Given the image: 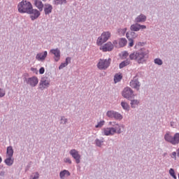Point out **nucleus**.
Returning a JSON list of instances; mask_svg holds the SVG:
<instances>
[{"label": "nucleus", "instance_id": "f257e3e1", "mask_svg": "<svg viewBox=\"0 0 179 179\" xmlns=\"http://www.w3.org/2000/svg\"><path fill=\"white\" fill-rule=\"evenodd\" d=\"M149 58V50L141 48L138 51H135L129 55V59L135 61L137 64H143Z\"/></svg>", "mask_w": 179, "mask_h": 179}, {"label": "nucleus", "instance_id": "f03ea898", "mask_svg": "<svg viewBox=\"0 0 179 179\" xmlns=\"http://www.w3.org/2000/svg\"><path fill=\"white\" fill-rule=\"evenodd\" d=\"M164 139L168 143H171V145H176L179 143V133H176L173 136L171 131H166Z\"/></svg>", "mask_w": 179, "mask_h": 179}, {"label": "nucleus", "instance_id": "7ed1b4c3", "mask_svg": "<svg viewBox=\"0 0 179 179\" xmlns=\"http://www.w3.org/2000/svg\"><path fill=\"white\" fill-rule=\"evenodd\" d=\"M32 7L31 3L27 0H22L17 5L18 12L20 13H28Z\"/></svg>", "mask_w": 179, "mask_h": 179}, {"label": "nucleus", "instance_id": "20e7f679", "mask_svg": "<svg viewBox=\"0 0 179 179\" xmlns=\"http://www.w3.org/2000/svg\"><path fill=\"white\" fill-rule=\"evenodd\" d=\"M108 125H110V127L113 128L115 134H117V135H120V134H122L125 129V124L117 123V122H109Z\"/></svg>", "mask_w": 179, "mask_h": 179}, {"label": "nucleus", "instance_id": "39448f33", "mask_svg": "<svg viewBox=\"0 0 179 179\" xmlns=\"http://www.w3.org/2000/svg\"><path fill=\"white\" fill-rule=\"evenodd\" d=\"M110 65H111V59H100L99 60L98 64H96V66L98 69H100V71H106V69H108L110 67Z\"/></svg>", "mask_w": 179, "mask_h": 179}, {"label": "nucleus", "instance_id": "423d86ee", "mask_svg": "<svg viewBox=\"0 0 179 179\" xmlns=\"http://www.w3.org/2000/svg\"><path fill=\"white\" fill-rule=\"evenodd\" d=\"M110 37H111V32L103 31L96 40L97 45H103L104 43H107V41L110 40Z\"/></svg>", "mask_w": 179, "mask_h": 179}, {"label": "nucleus", "instance_id": "0eeeda50", "mask_svg": "<svg viewBox=\"0 0 179 179\" xmlns=\"http://www.w3.org/2000/svg\"><path fill=\"white\" fill-rule=\"evenodd\" d=\"M122 96L127 100H131L134 99V97H135V94L134 93V90H132L131 87H127L124 88V90H122Z\"/></svg>", "mask_w": 179, "mask_h": 179}, {"label": "nucleus", "instance_id": "6e6552de", "mask_svg": "<svg viewBox=\"0 0 179 179\" xmlns=\"http://www.w3.org/2000/svg\"><path fill=\"white\" fill-rule=\"evenodd\" d=\"M106 117L108 118H113L114 120H116L117 121H121L124 117L121 113L115 111V110H108L106 112Z\"/></svg>", "mask_w": 179, "mask_h": 179}, {"label": "nucleus", "instance_id": "1a4fd4ad", "mask_svg": "<svg viewBox=\"0 0 179 179\" xmlns=\"http://www.w3.org/2000/svg\"><path fill=\"white\" fill-rule=\"evenodd\" d=\"M50 83H51V80L47 77H43L39 83V89L41 90H44L50 87Z\"/></svg>", "mask_w": 179, "mask_h": 179}, {"label": "nucleus", "instance_id": "9d476101", "mask_svg": "<svg viewBox=\"0 0 179 179\" xmlns=\"http://www.w3.org/2000/svg\"><path fill=\"white\" fill-rule=\"evenodd\" d=\"M69 155H71L73 159L76 160V163L77 164H79V163H80V159L82 158V156L80 155V154H79V151L73 149L69 151Z\"/></svg>", "mask_w": 179, "mask_h": 179}, {"label": "nucleus", "instance_id": "9b49d317", "mask_svg": "<svg viewBox=\"0 0 179 179\" xmlns=\"http://www.w3.org/2000/svg\"><path fill=\"white\" fill-rule=\"evenodd\" d=\"M25 81L27 85H29V86H31V87H36V86L38 85V78L36 76L25 78Z\"/></svg>", "mask_w": 179, "mask_h": 179}, {"label": "nucleus", "instance_id": "f8f14e48", "mask_svg": "<svg viewBox=\"0 0 179 179\" xmlns=\"http://www.w3.org/2000/svg\"><path fill=\"white\" fill-rule=\"evenodd\" d=\"M102 135L105 136H114L115 135V133L114 131V129L113 128V126H110L109 127H105L102 129Z\"/></svg>", "mask_w": 179, "mask_h": 179}, {"label": "nucleus", "instance_id": "ddd939ff", "mask_svg": "<svg viewBox=\"0 0 179 179\" xmlns=\"http://www.w3.org/2000/svg\"><path fill=\"white\" fill-rule=\"evenodd\" d=\"M50 53L54 55L55 62H58L61 59V50L59 48L51 49Z\"/></svg>", "mask_w": 179, "mask_h": 179}, {"label": "nucleus", "instance_id": "4468645a", "mask_svg": "<svg viewBox=\"0 0 179 179\" xmlns=\"http://www.w3.org/2000/svg\"><path fill=\"white\" fill-rule=\"evenodd\" d=\"M27 14L31 15L30 17L31 20H36L41 15L40 11L37 9H34L33 7L31 8Z\"/></svg>", "mask_w": 179, "mask_h": 179}, {"label": "nucleus", "instance_id": "2eb2a0df", "mask_svg": "<svg viewBox=\"0 0 179 179\" xmlns=\"http://www.w3.org/2000/svg\"><path fill=\"white\" fill-rule=\"evenodd\" d=\"M129 85L132 89H135V90H139V89H141V83L138 80V78L136 77H134L133 80L130 81Z\"/></svg>", "mask_w": 179, "mask_h": 179}, {"label": "nucleus", "instance_id": "dca6fc26", "mask_svg": "<svg viewBox=\"0 0 179 179\" xmlns=\"http://www.w3.org/2000/svg\"><path fill=\"white\" fill-rule=\"evenodd\" d=\"M145 29H146L145 25H142L138 22L131 24L130 27V30H131V31H139V30H143Z\"/></svg>", "mask_w": 179, "mask_h": 179}, {"label": "nucleus", "instance_id": "f3484780", "mask_svg": "<svg viewBox=\"0 0 179 179\" xmlns=\"http://www.w3.org/2000/svg\"><path fill=\"white\" fill-rule=\"evenodd\" d=\"M48 55V52L47 51L39 52L36 55V59L37 61H40L41 62H43V61H45Z\"/></svg>", "mask_w": 179, "mask_h": 179}, {"label": "nucleus", "instance_id": "a211bd4d", "mask_svg": "<svg viewBox=\"0 0 179 179\" xmlns=\"http://www.w3.org/2000/svg\"><path fill=\"white\" fill-rule=\"evenodd\" d=\"M146 19H148L146 15L141 13L140 15L136 16V17L134 19V22L135 23H145V22H146Z\"/></svg>", "mask_w": 179, "mask_h": 179}, {"label": "nucleus", "instance_id": "6ab92c4d", "mask_svg": "<svg viewBox=\"0 0 179 179\" xmlns=\"http://www.w3.org/2000/svg\"><path fill=\"white\" fill-rule=\"evenodd\" d=\"M113 49H114V45H113V43L111 42H108L101 47V50L104 52H106V51H113Z\"/></svg>", "mask_w": 179, "mask_h": 179}, {"label": "nucleus", "instance_id": "aec40b11", "mask_svg": "<svg viewBox=\"0 0 179 179\" xmlns=\"http://www.w3.org/2000/svg\"><path fill=\"white\" fill-rule=\"evenodd\" d=\"M52 5L50 4V3H45L43 6V10H44V13L45 15H50V13H52Z\"/></svg>", "mask_w": 179, "mask_h": 179}, {"label": "nucleus", "instance_id": "412c9836", "mask_svg": "<svg viewBox=\"0 0 179 179\" xmlns=\"http://www.w3.org/2000/svg\"><path fill=\"white\" fill-rule=\"evenodd\" d=\"M34 3L36 8L38 9L39 12H43V10L44 9V4L41 0H34Z\"/></svg>", "mask_w": 179, "mask_h": 179}, {"label": "nucleus", "instance_id": "4be33fe9", "mask_svg": "<svg viewBox=\"0 0 179 179\" xmlns=\"http://www.w3.org/2000/svg\"><path fill=\"white\" fill-rule=\"evenodd\" d=\"M141 103V101L138 99H131L130 102V106L131 108H136Z\"/></svg>", "mask_w": 179, "mask_h": 179}, {"label": "nucleus", "instance_id": "5701e85b", "mask_svg": "<svg viewBox=\"0 0 179 179\" xmlns=\"http://www.w3.org/2000/svg\"><path fill=\"white\" fill-rule=\"evenodd\" d=\"M69 176H71V173L68 170L64 169L59 173L60 179H65V177H69Z\"/></svg>", "mask_w": 179, "mask_h": 179}, {"label": "nucleus", "instance_id": "b1692460", "mask_svg": "<svg viewBox=\"0 0 179 179\" xmlns=\"http://www.w3.org/2000/svg\"><path fill=\"white\" fill-rule=\"evenodd\" d=\"M129 64H131V61H129V59H126L120 64L119 68L120 69H122V68H125V66H128Z\"/></svg>", "mask_w": 179, "mask_h": 179}, {"label": "nucleus", "instance_id": "393cba45", "mask_svg": "<svg viewBox=\"0 0 179 179\" xmlns=\"http://www.w3.org/2000/svg\"><path fill=\"white\" fill-rule=\"evenodd\" d=\"M128 41H127V38H121L119 39V48L121 47H125L127 45V43Z\"/></svg>", "mask_w": 179, "mask_h": 179}, {"label": "nucleus", "instance_id": "a878e982", "mask_svg": "<svg viewBox=\"0 0 179 179\" xmlns=\"http://www.w3.org/2000/svg\"><path fill=\"white\" fill-rule=\"evenodd\" d=\"M14 159L12 158V157H7L6 159L4 160V163L6 164V166H12L13 164Z\"/></svg>", "mask_w": 179, "mask_h": 179}, {"label": "nucleus", "instance_id": "bb28decb", "mask_svg": "<svg viewBox=\"0 0 179 179\" xmlns=\"http://www.w3.org/2000/svg\"><path fill=\"white\" fill-rule=\"evenodd\" d=\"M66 0H54L52 1L53 5L58 6V5H65L66 4Z\"/></svg>", "mask_w": 179, "mask_h": 179}, {"label": "nucleus", "instance_id": "cd10ccee", "mask_svg": "<svg viewBox=\"0 0 179 179\" xmlns=\"http://www.w3.org/2000/svg\"><path fill=\"white\" fill-rule=\"evenodd\" d=\"M7 157H13V148L8 146L6 150Z\"/></svg>", "mask_w": 179, "mask_h": 179}, {"label": "nucleus", "instance_id": "c85d7f7f", "mask_svg": "<svg viewBox=\"0 0 179 179\" xmlns=\"http://www.w3.org/2000/svg\"><path fill=\"white\" fill-rule=\"evenodd\" d=\"M120 104L123 110H125V111H129V104H128V103L122 101Z\"/></svg>", "mask_w": 179, "mask_h": 179}, {"label": "nucleus", "instance_id": "c756f323", "mask_svg": "<svg viewBox=\"0 0 179 179\" xmlns=\"http://www.w3.org/2000/svg\"><path fill=\"white\" fill-rule=\"evenodd\" d=\"M122 79V76L120 74H116L114 77L115 83H118Z\"/></svg>", "mask_w": 179, "mask_h": 179}, {"label": "nucleus", "instance_id": "7c9ffc66", "mask_svg": "<svg viewBox=\"0 0 179 179\" xmlns=\"http://www.w3.org/2000/svg\"><path fill=\"white\" fill-rule=\"evenodd\" d=\"M103 143H104V138H102L101 140L96 138L95 140V143H96V146H98L99 148H101V145Z\"/></svg>", "mask_w": 179, "mask_h": 179}, {"label": "nucleus", "instance_id": "2f4dec72", "mask_svg": "<svg viewBox=\"0 0 179 179\" xmlns=\"http://www.w3.org/2000/svg\"><path fill=\"white\" fill-rule=\"evenodd\" d=\"M154 63L155 65H159V66L163 65V60L160 58H156L154 59Z\"/></svg>", "mask_w": 179, "mask_h": 179}, {"label": "nucleus", "instance_id": "473e14b6", "mask_svg": "<svg viewBox=\"0 0 179 179\" xmlns=\"http://www.w3.org/2000/svg\"><path fill=\"white\" fill-rule=\"evenodd\" d=\"M68 123V119L65 117V116H62L60 117V124L62 125H65Z\"/></svg>", "mask_w": 179, "mask_h": 179}, {"label": "nucleus", "instance_id": "72a5a7b5", "mask_svg": "<svg viewBox=\"0 0 179 179\" xmlns=\"http://www.w3.org/2000/svg\"><path fill=\"white\" fill-rule=\"evenodd\" d=\"M117 33H118L119 36H124L125 34V33H127V28L119 29L117 30Z\"/></svg>", "mask_w": 179, "mask_h": 179}, {"label": "nucleus", "instance_id": "f704fd0d", "mask_svg": "<svg viewBox=\"0 0 179 179\" xmlns=\"http://www.w3.org/2000/svg\"><path fill=\"white\" fill-rule=\"evenodd\" d=\"M169 174L171 177H173V178L177 179V176H176V172L173 169H169Z\"/></svg>", "mask_w": 179, "mask_h": 179}, {"label": "nucleus", "instance_id": "c9c22d12", "mask_svg": "<svg viewBox=\"0 0 179 179\" xmlns=\"http://www.w3.org/2000/svg\"><path fill=\"white\" fill-rule=\"evenodd\" d=\"M104 124H106V121L104 120H101L100 122H99L97 123V124L95 126V128H101L103 127V125H104Z\"/></svg>", "mask_w": 179, "mask_h": 179}, {"label": "nucleus", "instance_id": "e433bc0d", "mask_svg": "<svg viewBox=\"0 0 179 179\" xmlns=\"http://www.w3.org/2000/svg\"><path fill=\"white\" fill-rule=\"evenodd\" d=\"M6 94V91L3 88H0V99H2V97H5Z\"/></svg>", "mask_w": 179, "mask_h": 179}, {"label": "nucleus", "instance_id": "4c0bfd02", "mask_svg": "<svg viewBox=\"0 0 179 179\" xmlns=\"http://www.w3.org/2000/svg\"><path fill=\"white\" fill-rule=\"evenodd\" d=\"M63 160L64 163H67L68 164H72V160H71V158L69 157H65Z\"/></svg>", "mask_w": 179, "mask_h": 179}, {"label": "nucleus", "instance_id": "58836bf2", "mask_svg": "<svg viewBox=\"0 0 179 179\" xmlns=\"http://www.w3.org/2000/svg\"><path fill=\"white\" fill-rule=\"evenodd\" d=\"M39 177H40V174L38 173V172H36L31 176L30 179H38Z\"/></svg>", "mask_w": 179, "mask_h": 179}, {"label": "nucleus", "instance_id": "ea45409f", "mask_svg": "<svg viewBox=\"0 0 179 179\" xmlns=\"http://www.w3.org/2000/svg\"><path fill=\"white\" fill-rule=\"evenodd\" d=\"M177 156H178V154L177 155V152H173L171 154V159H174L175 160H177Z\"/></svg>", "mask_w": 179, "mask_h": 179}, {"label": "nucleus", "instance_id": "a19ab883", "mask_svg": "<svg viewBox=\"0 0 179 179\" xmlns=\"http://www.w3.org/2000/svg\"><path fill=\"white\" fill-rule=\"evenodd\" d=\"M112 44L113 47H116V48H120V42L114 41Z\"/></svg>", "mask_w": 179, "mask_h": 179}, {"label": "nucleus", "instance_id": "79ce46f5", "mask_svg": "<svg viewBox=\"0 0 179 179\" xmlns=\"http://www.w3.org/2000/svg\"><path fill=\"white\" fill-rule=\"evenodd\" d=\"M68 66V64H66L65 62L61 63L60 66H59V69H64V68Z\"/></svg>", "mask_w": 179, "mask_h": 179}, {"label": "nucleus", "instance_id": "37998d69", "mask_svg": "<svg viewBox=\"0 0 179 179\" xmlns=\"http://www.w3.org/2000/svg\"><path fill=\"white\" fill-rule=\"evenodd\" d=\"M128 55H129V54L128 53L127 51H124L122 52V57L123 58H127V57H128Z\"/></svg>", "mask_w": 179, "mask_h": 179}, {"label": "nucleus", "instance_id": "c03bdc74", "mask_svg": "<svg viewBox=\"0 0 179 179\" xmlns=\"http://www.w3.org/2000/svg\"><path fill=\"white\" fill-rule=\"evenodd\" d=\"M129 47H134V39L129 38Z\"/></svg>", "mask_w": 179, "mask_h": 179}, {"label": "nucleus", "instance_id": "a18cd8bd", "mask_svg": "<svg viewBox=\"0 0 179 179\" xmlns=\"http://www.w3.org/2000/svg\"><path fill=\"white\" fill-rule=\"evenodd\" d=\"M72 58L68 57L66 58V60L64 62V63L66 64V65H68L69 64H71V61Z\"/></svg>", "mask_w": 179, "mask_h": 179}, {"label": "nucleus", "instance_id": "49530a36", "mask_svg": "<svg viewBox=\"0 0 179 179\" xmlns=\"http://www.w3.org/2000/svg\"><path fill=\"white\" fill-rule=\"evenodd\" d=\"M44 72H45V69H44V67H41V68L39 69V73H40V75H43V73H44Z\"/></svg>", "mask_w": 179, "mask_h": 179}, {"label": "nucleus", "instance_id": "de8ad7c7", "mask_svg": "<svg viewBox=\"0 0 179 179\" xmlns=\"http://www.w3.org/2000/svg\"><path fill=\"white\" fill-rule=\"evenodd\" d=\"M31 71L34 72V73H37V69L36 68H31Z\"/></svg>", "mask_w": 179, "mask_h": 179}, {"label": "nucleus", "instance_id": "09e8293b", "mask_svg": "<svg viewBox=\"0 0 179 179\" xmlns=\"http://www.w3.org/2000/svg\"><path fill=\"white\" fill-rule=\"evenodd\" d=\"M2 163V157L0 156V164Z\"/></svg>", "mask_w": 179, "mask_h": 179}, {"label": "nucleus", "instance_id": "8fccbe9b", "mask_svg": "<svg viewBox=\"0 0 179 179\" xmlns=\"http://www.w3.org/2000/svg\"><path fill=\"white\" fill-rule=\"evenodd\" d=\"M126 36H127V38L129 37V36H128V33H127Z\"/></svg>", "mask_w": 179, "mask_h": 179}, {"label": "nucleus", "instance_id": "3c124183", "mask_svg": "<svg viewBox=\"0 0 179 179\" xmlns=\"http://www.w3.org/2000/svg\"><path fill=\"white\" fill-rule=\"evenodd\" d=\"M42 1H43V2H45V1H47V0H42Z\"/></svg>", "mask_w": 179, "mask_h": 179}, {"label": "nucleus", "instance_id": "603ef678", "mask_svg": "<svg viewBox=\"0 0 179 179\" xmlns=\"http://www.w3.org/2000/svg\"><path fill=\"white\" fill-rule=\"evenodd\" d=\"M178 179H179V173H178Z\"/></svg>", "mask_w": 179, "mask_h": 179}]
</instances>
